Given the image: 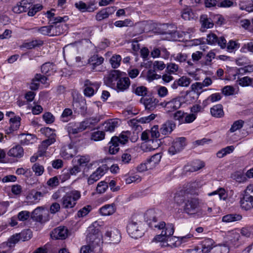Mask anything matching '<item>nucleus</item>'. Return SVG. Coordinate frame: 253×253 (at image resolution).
<instances>
[{
    "mask_svg": "<svg viewBox=\"0 0 253 253\" xmlns=\"http://www.w3.org/2000/svg\"><path fill=\"white\" fill-rule=\"evenodd\" d=\"M194 13L190 7L184 9L181 12V17L185 20H189L193 18Z\"/></svg>",
    "mask_w": 253,
    "mask_h": 253,
    "instance_id": "nucleus-43",
    "label": "nucleus"
},
{
    "mask_svg": "<svg viewBox=\"0 0 253 253\" xmlns=\"http://www.w3.org/2000/svg\"><path fill=\"white\" fill-rule=\"evenodd\" d=\"M246 50L253 53V41L245 43L241 49V51L246 52Z\"/></svg>",
    "mask_w": 253,
    "mask_h": 253,
    "instance_id": "nucleus-64",
    "label": "nucleus"
},
{
    "mask_svg": "<svg viewBox=\"0 0 253 253\" xmlns=\"http://www.w3.org/2000/svg\"><path fill=\"white\" fill-rule=\"evenodd\" d=\"M105 137V132L103 131L94 132L91 135V139L94 141H100Z\"/></svg>",
    "mask_w": 253,
    "mask_h": 253,
    "instance_id": "nucleus-57",
    "label": "nucleus"
},
{
    "mask_svg": "<svg viewBox=\"0 0 253 253\" xmlns=\"http://www.w3.org/2000/svg\"><path fill=\"white\" fill-rule=\"evenodd\" d=\"M200 22L202 28H211L213 26V23L211 19L208 17L207 15H202L200 17Z\"/></svg>",
    "mask_w": 253,
    "mask_h": 253,
    "instance_id": "nucleus-34",
    "label": "nucleus"
},
{
    "mask_svg": "<svg viewBox=\"0 0 253 253\" xmlns=\"http://www.w3.org/2000/svg\"><path fill=\"white\" fill-rule=\"evenodd\" d=\"M119 120L117 119H113L106 121L103 124L104 130L106 131H113L116 127L119 126Z\"/></svg>",
    "mask_w": 253,
    "mask_h": 253,
    "instance_id": "nucleus-27",
    "label": "nucleus"
},
{
    "mask_svg": "<svg viewBox=\"0 0 253 253\" xmlns=\"http://www.w3.org/2000/svg\"><path fill=\"white\" fill-rule=\"evenodd\" d=\"M91 207L89 205L84 207L80 210L77 213L79 217H83L86 215L91 211Z\"/></svg>",
    "mask_w": 253,
    "mask_h": 253,
    "instance_id": "nucleus-59",
    "label": "nucleus"
},
{
    "mask_svg": "<svg viewBox=\"0 0 253 253\" xmlns=\"http://www.w3.org/2000/svg\"><path fill=\"white\" fill-rule=\"evenodd\" d=\"M147 88L144 86L137 87L134 91L135 93L138 96L145 97L147 94Z\"/></svg>",
    "mask_w": 253,
    "mask_h": 253,
    "instance_id": "nucleus-63",
    "label": "nucleus"
},
{
    "mask_svg": "<svg viewBox=\"0 0 253 253\" xmlns=\"http://www.w3.org/2000/svg\"><path fill=\"white\" fill-rule=\"evenodd\" d=\"M80 198L81 193L79 191L72 190L67 192L62 198V206L65 209L72 208Z\"/></svg>",
    "mask_w": 253,
    "mask_h": 253,
    "instance_id": "nucleus-3",
    "label": "nucleus"
},
{
    "mask_svg": "<svg viewBox=\"0 0 253 253\" xmlns=\"http://www.w3.org/2000/svg\"><path fill=\"white\" fill-rule=\"evenodd\" d=\"M105 236L109 238V240L113 244L119 243L121 238L119 231L116 228L106 231Z\"/></svg>",
    "mask_w": 253,
    "mask_h": 253,
    "instance_id": "nucleus-20",
    "label": "nucleus"
},
{
    "mask_svg": "<svg viewBox=\"0 0 253 253\" xmlns=\"http://www.w3.org/2000/svg\"><path fill=\"white\" fill-rule=\"evenodd\" d=\"M48 76H46L44 74L42 75L41 74H36L34 77V80L44 84L45 86H48L49 85V83L47 82L48 80Z\"/></svg>",
    "mask_w": 253,
    "mask_h": 253,
    "instance_id": "nucleus-40",
    "label": "nucleus"
},
{
    "mask_svg": "<svg viewBox=\"0 0 253 253\" xmlns=\"http://www.w3.org/2000/svg\"><path fill=\"white\" fill-rule=\"evenodd\" d=\"M136 216L132 217L129 221L127 227V232L132 237L137 239L141 237L143 234L142 231L140 229L139 226L141 224V221L136 219Z\"/></svg>",
    "mask_w": 253,
    "mask_h": 253,
    "instance_id": "nucleus-4",
    "label": "nucleus"
},
{
    "mask_svg": "<svg viewBox=\"0 0 253 253\" xmlns=\"http://www.w3.org/2000/svg\"><path fill=\"white\" fill-rule=\"evenodd\" d=\"M162 230L161 234L156 235L152 240V242H162L165 240H167L168 236L173 235L174 228V225L171 223L166 224L165 227Z\"/></svg>",
    "mask_w": 253,
    "mask_h": 253,
    "instance_id": "nucleus-9",
    "label": "nucleus"
},
{
    "mask_svg": "<svg viewBox=\"0 0 253 253\" xmlns=\"http://www.w3.org/2000/svg\"><path fill=\"white\" fill-rule=\"evenodd\" d=\"M50 235L52 239L56 240L65 239L68 236V229L65 227L59 226L55 228Z\"/></svg>",
    "mask_w": 253,
    "mask_h": 253,
    "instance_id": "nucleus-16",
    "label": "nucleus"
},
{
    "mask_svg": "<svg viewBox=\"0 0 253 253\" xmlns=\"http://www.w3.org/2000/svg\"><path fill=\"white\" fill-rule=\"evenodd\" d=\"M119 139L117 136H113L112 137L111 141L109 143V150L108 152L112 155L116 154L119 151V145L118 143Z\"/></svg>",
    "mask_w": 253,
    "mask_h": 253,
    "instance_id": "nucleus-22",
    "label": "nucleus"
},
{
    "mask_svg": "<svg viewBox=\"0 0 253 253\" xmlns=\"http://www.w3.org/2000/svg\"><path fill=\"white\" fill-rule=\"evenodd\" d=\"M246 198V197L244 196L240 200L241 207L243 209L248 211L253 208V199Z\"/></svg>",
    "mask_w": 253,
    "mask_h": 253,
    "instance_id": "nucleus-32",
    "label": "nucleus"
},
{
    "mask_svg": "<svg viewBox=\"0 0 253 253\" xmlns=\"http://www.w3.org/2000/svg\"><path fill=\"white\" fill-rule=\"evenodd\" d=\"M116 9V7L115 6H109L102 9L97 12L96 15V19L97 21H101L108 18L110 15L114 13Z\"/></svg>",
    "mask_w": 253,
    "mask_h": 253,
    "instance_id": "nucleus-17",
    "label": "nucleus"
},
{
    "mask_svg": "<svg viewBox=\"0 0 253 253\" xmlns=\"http://www.w3.org/2000/svg\"><path fill=\"white\" fill-rule=\"evenodd\" d=\"M209 196L218 195L220 200H225L227 198V195L225 190L223 188H219L216 190L208 194Z\"/></svg>",
    "mask_w": 253,
    "mask_h": 253,
    "instance_id": "nucleus-35",
    "label": "nucleus"
},
{
    "mask_svg": "<svg viewBox=\"0 0 253 253\" xmlns=\"http://www.w3.org/2000/svg\"><path fill=\"white\" fill-rule=\"evenodd\" d=\"M36 31L40 32L43 35H48L49 36H52L51 25L49 26H42L41 27H36L34 29Z\"/></svg>",
    "mask_w": 253,
    "mask_h": 253,
    "instance_id": "nucleus-38",
    "label": "nucleus"
},
{
    "mask_svg": "<svg viewBox=\"0 0 253 253\" xmlns=\"http://www.w3.org/2000/svg\"><path fill=\"white\" fill-rule=\"evenodd\" d=\"M241 234L246 237H251L253 236V225H248L241 229Z\"/></svg>",
    "mask_w": 253,
    "mask_h": 253,
    "instance_id": "nucleus-42",
    "label": "nucleus"
},
{
    "mask_svg": "<svg viewBox=\"0 0 253 253\" xmlns=\"http://www.w3.org/2000/svg\"><path fill=\"white\" fill-rule=\"evenodd\" d=\"M101 119L100 116L92 117L86 119L82 122V126H83L84 130L87 128H91L100 121Z\"/></svg>",
    "mask_w": 253,
    "mask_h": 253,
    "instance_id": "nucleus-21",
    "label": "nucleus"
},
{
    "mask_svg": "<svg viewBox=\"0 0 253 253\" xmlns=\"http://www.w3.org/2000/svg\"><path fill=\"white\" fill-rule=\"evenodd\" d=\"M20 137V144L23 145H27L34 143L35 137L34 135L31 134L22 133L19 135Z\"/></svg>",
    "mask_w": 253,
    "mask_h": 253,
    "instance_id": "nucleus-29",
    "label": "nucleus"
},
{
    "mask_svg": "<svg viewBox=\"0 0 253 253\" xmlns=\"http://www.w3.org/2000/svg\"><path fill=\"white\" fill-rule=\"evenodd\" d=\"M121 60V55L118 54L113 55L110 59V63L112 67L114 69L118 68L120 65Z\"/></svg>",
    "mask_w": 253,
    "mask_h": 253,
    "instance_id": "nucleus-39",
    "label": "nucleus"
},
{
    "mask_svg": "<svg viewBox=\"0 0 253 253\" xmlns=\"http://www.w3.org/2000/svg\"><path fill=\"white\" fill-rule=\"evenodd\" d=\"M72 110L70 108H66L64 110L61 118L62 121L64 122H68L70 119V117L72 115Z\"/></svg>",
    "mask_w": 253,
    "mask_h": 253,
    "instance_id": "nucleus-50",
    "label": "nucleus"
},
{
    "mask_svg": "<svg viewBox=\"0 0 253 253\" xmlns=\"http://www.w3.org/2000/svg\"><path fill=\"white\" fill-rule=\"evenodd\" d=\"M181 102L179 98H173L169 101H168L167 104V111L168 112L174 111L180 107Z\"/></svg>",
    "mask_w": 253,
    "mask_h": 253,
    "instance_id": "nucleus-28",
    "label": "nucleus"
},
{
    "mask_svg": "<svg viewBox=\"0 0 253 253\" xmlns=\"http://www.w3.org/2000/svg\"><path fill=\"white\" fill-rule=\"evenodd\" d=\"M19 236L21 241H26L30 240L32 237V232L29 229H25L19 233Z\"/></svg>",
    "mask_w": 253,
    "mask_h": 253,
    "instance_id": "nucleus-41",
    "label": "nucleus"
},
{
    "mask_svg": "<svg viewBox=\"0 0 253 253\" xmlns=\"http://www.w3.org/2000/svg\"><path fill=\"white\" fill-rule=\"evenodd\" d=\"M54 66L55 65L53 63L46 62L41 66V72L42 74L49 76L55 72Z\"/></svg>",
    "mask_w": 253,
    "mask_h": 253,
    "instance_id": "nucleus-25",
    "label": "nucleus"
},
{
    "mask_svg": "<svg viewBox=\"0 0 253 253\" xmlns=\"http://www.w3.org/2000/svg\"><path fill=\"white\" fill-rule=\"evenodd\" d=\"M107 170V168L106 165H103L99 167L88 178L87 182L88 184H92L99 180L105 173Z\"/></svg>",
    "mask_w": 253,
    "mask_h": 253,
    "instance_id": "nucleus-14",
    "label": "nucleus"
},
{
    "mask_svg": "<svg viewBox=\"0 0 253 253\" xmlns=\"http://www.w3.org/2000/svg\"><path fill=\"white\" fill-rule=\"evenodd\" d=\"M211 113L213 117L221 118L224 116L223 106L221 104H217L211 109Z\"/></svg>",
    "mask_w": 253,
    "mask_h": 253,
    "instance_id": "nucleus-30",
    "label": "nucleus"
},
{
    "mask_svg": "<svg viewBox=\"0 0 253 253\" xmlns=\"http://www.w3.org/2000/svg\"><path fill=\"white\" fill-rule=\"evenodd\" d=\"M186 145V139L185 137L176 138L172 143L168 149L169 153L174 155L182 151Z\"/></svg>",
    "mask_w": 253,
    "mask_h": 253,
    "instance_id": "nucleus-8",
    "label": "nucleus"
},
{
    "mask_svg": "<svg viewBox=\"0 0 253 253\" xmlns=\"http://www.w3.org/2000/svg\"><path fill=\"white\" fill-rule=\"evenodd\" d=\"M232 177L239 183L244 182L247 180L246 174L241 173L239 171L235 172L232 176Z\"/></svg>",
    "mask_w": 253,
    "mask_h": 253,
    "instance_id": "nucleus-47",
    "label": "nucleus"
},
{
    "mask_svg": "<svg viewBox=\"0 0 253 253\" xmlns=\"http://www.w3.org/2000/svg\"><path fill=\"white\" fill-rule=\"evenodd\" d=\"M103 61V57L99 56L97 54H94L89 58L88 63L89 64L91 71H98V70L96 69V67L102 64Z\"/></svg>",
    "mask_w": 253,
    "mask_h": 253,
    "instance_id": "nucleus-19",
    "label": "nucleus"
},
{
    "mask_svg": "<svg viewBox=\"0 0 253 253\" xmlns=\"http://www.w3.org/2000/svg\"><path fill=\"white\" fill-rule=\"evenodd\" d=\"M125 75H126L125 72H121L118 70H112L104 77V83L108 86L113 88L121 77Z\"/></svg>",
    "mask_w": 253,
    "mask_h": 253,
    "instance_id": "nucleus-5",
    "label": "nucleus"
},
{
    "mask_svg": "<svg viewBox=\"0 0 253 253\" xmlns=\"http://www.w3.org/2000/svg\"><path fill=\"white\" fill-rule=\"evenodd\" d=\"M69 18L67 16L54 18L51 23L52 36H59L64 34L68 30L67 25L62 22H66Z\"/></svg>",
    "mask_w": 253,
    "mask_h": 253,
    "instance_id": "nucleus-1",
    "label": "nucleus"
},
{
    "mask_svg": "<svg viewBox=\"0 0 253 253\" xmlns=\"http://www.w3.org/2000/svg\"><path fill=\"white\" fill-rule=\"evenodd\" d=\"M96 0H90L86 3L87 12H92L96 10L98 7L96 6Z\"/></svg>",
    "mask_w": 253,
    "mask_h": 253,
    "instance_id": "nucleus-54",
    "label": "nucleus"
},
{
    "mask_svg": "<svg viewBox=\"0 0 253 253\" xmlns=\"http://www.w3.org/2000/svg\"><path fill=\"white\" fill-rule=\"evenodd\" d=\"M238 82L239 84L242 86H252V79L249 77H244L239 78L238 80Z\"/></svg>",
    "mask_w": 253,
    "mask_h": 253,
    "instance_id": "nucleus-49",
    "label": "nucleus"
},
{
    "mask_svg": "<svg viewBox=\"0 0 253 253\" xmlns=\"http://www.w3.org/2000/svg\"><path fill=\"white\" fill-rule=\"evenodd\" d=\"M76 110L78 111L79 114L82 116H84L86 114L87 107L85 102H77L75 103Z\"/></svg>",
    "mask_w": 253,
    "mask_h": 253,
    "instance_id": "nucleus-37",
    "label": "nucleus"
},
{
    "mask_svg": "<svg viewBox=\"0 0 253 253\" xmlns=\"http://www.w3.org/2000/svg\"><path fill=\"white\" fill-rule=\"evenodd\" d=\"M7 155L9 157L21 158L24 155V150L20 145H17L8 151Z\"/></svg>",
    "mask_w": 253,
    "mask_h": 253,
    "instance_id": "nucleus-24",
    "label": "nucleus"
},
{
    "mask_svg": "<svg viewBox=\"0 0 253 253\" xmlns=\"http://www.w3.org/2000/svg\"><path fill=\"white\" fill-rule=\"evenodd\" d=\"M130 85V81L129 78L125 75L121 77L113 88L118 92H124L128 89Z\"/></svg>",
    "mask_w": 253,
    "mask_h": 253,
    "instance_id": "nucleus-13",
    "label": "nucleus"
},
{
    "mask_svg": "<svg viewBox=\"0 0 253 253\" xmlns=\"http://www.w3.org/2000/svg\"><path fill=\"white\" fill-rule=\"evenodd\" d=\"M108 187L107 182L104 181L99 182L96 187V191L97 193L101 194L104 193Z\"/></svg>",
    "mask_w": 253,
    "mask_h": 253,
    "instance_id": "nucleus-53",
    "label": "nucleus"
},
{
    "mask_svg": "<svg viewBox=\"0 0 253 253\" xmlns=\"http://www.w3.org/2000/svg\"><path fill=\"white\" fill-rule=\"evenodd\" d=\"M242 215L239 214H229L222 217V221L225 222H231L240 220Z\"/></svg>",
    "mask_w": 253,
    "mask_h": 253,
    "instance_id": "nucleus-36",
    "label": "nucleus"
},
{
    "mask_svg": "<svg viewBox=\"0 0 253 253\" xmlns=\"http://www.w3.org/2000/svg\"><path fill=\"white\" fill-rule=\"evenodd\" d=\"M167 245L171 248L179 247L181 244V241L179 237L169 236L167 238Z\"/></svg>",
    "mask_w": 253,
    "mask_h": 253,
    "instance_id": "nucleus-31",
    "label": "nucleus"
},
{
    "mask_svg": "<svg viewBox=\"0 0 253 253\" xmlns=\"http://www.w3.org/2000/svg\"><path fill=\"white\" fill-rule=\"evenodd\" d=\"M140 102L144 105L145 110L152 111L158 105L159 100L154 96L147 95L142 97Z\"/></svg>",
    "mask_w": 253,
    "mask_h": 253,
    "instance_id": "nucleus-11",
    "label": "nucleus"
},
{
    "mask_svg": "<svg viewBox=\"0 0 253 253\" xmlns=\"http://www.w3.org/2000/svg\"><path fill=\"white\" fill-rule=\"evenodd\" d=\"M30 212L27 211H23L18 213L17 218L20 221H25L27 220L30 216Z\"/></svg>",
    "mask_w": 253,
    "mask_h": 253,
    "instance_id": "nucleus-62",
    "label": "nucleus"
},
{
    "mask_svg": "<svg viewBox=\"0 0 253 253\" xmlns=\"http://www.w3.org/2000/svg\"><path fill=\"white\" fill-rule=\"evenodd\" d=\"M161 157L162 156L160 154H156L147 160L148 163L149 164L151 167L154 166L160 162Z\"/></svg>",
    "mask_w": 253,
    "mask_h": 253,
    "instance_id": "nucleus-46",
    "label": "nucleus"
},
{
    "mask_svg": "<svg viewBox=\"0 0 253 253\" xmlns=\"http://www.w3.org/2000/svg\"><path fill=\"white\" fill-rule=\"evenodd\" d=\"M207 41L209 44H217L222 49L225 48L226 46V41L223 37L218 38L212 33L207 35Z\"/></svg>",
    "mask_w": 253,
    "mask_h": 253,
    "instance_id": "nucleus-12",
    "label": "nucleus"
},
{
    "mask_svg": "<svg viewBox=\"0 0 253 253\" xmlns=\"http://www.w3.org/2000/svg\"><path fill=\"white\" fill-rule=\"evenodd\" d=\"M144 218L148 226L154 230H161L166 226L164 221L158 222L157 214L153 210L147 211L144 214Z\"/></svg>",
    "mask_w": 253,
    "mask_h": 253,
    "instance_id": "nucleus-2",
    "label": "nucleus"
},
{
    "mask_svg": "<svg viewBox=\"0 0 253 253\" xmlns=\"http://www.w3.org/2000/svg\"><path fill=\"white\" fill-rule=\"evenodd\" d=\"M177 80L179 82V86L183 87L188 86L191 82V79L186 76H182Z\"/></svg>",
    "mask_w": 253,
    "mask_h": 253,
    "instance_id": "nucleus-61",
    "label": "nucleus"
},
{
    "mask_svg": "<svg viewBox=\"0 0 253 253\" xmlns=\"http://www.w3.org/2000/svg\"><path fill=\"white\" fill-rule=\"evenodd\" d=\"M203 87L204 86L202 83L200 82H197L195 84H193L191 86L192 91H194V95L195 93H197L198 95H199L201 92L200 90L202 89Z\"/></svg>",
    "mask_w": 253,
    "mask_h": 253,
    "instance_id": "nucleus-60",
    "label": "nucleus"
},
{
    "mask_svg": "<svg viewBox=\"0 0 253 253\" xmlns=\"http://www.w3.org/2000/svg\"><path fill=\"white\" fill-rule=\"evenodd\" d=\"M129 132L128 131L122 132L119 136L117 137L119 139L118 143L122 145H124L128 141V134Z\"/></svg>",
    "mask_w": 253,
    "mask_h": 253,
    "instance_id": "nucleus-48",
    "label": "nucleus"
},
{
    "mask_svg": "<svg viewBox=\"0 0 253 253\" xmlns=\"http://www.w3.org/2000/svg\"><path fill=\"white\" fill-rule=\"evenodd\" d=\"M33 171L37 176H41L44 172V167L38 163H36L33 165L32 167Z\"/></svg>",
    "mask_w": 253,
    "mask_h": 253,
    "instance_id": "nucleus-44",
    "label": "nucleus"
},
{
    "mask_svg": "<svg viewBox=\"0 0 253 253\" xmlns=\"http://www.w3.org/2000/svg\"><path fill=\"white\" fill-rule=\"evenodd\" d=\"M99 211L100 214L104 216L112 215L116 211L115 204L105 205L100 209Z\"/></svg>",
    "mask_w": 253,
    "mask_h": 253,
    "instance_id": "nucleus-26",
    "label": "nucleus"
},
{
    "mask_svg": "<svg viewBox=\"0 0 253 253\" xmlns=\"http://www.w3.org/2000/svg\"><path fill=\"white\" fill-rule=\"evenodd\" d=\"M214 241L210 238H206L202 241L199 247L203 253H208L212 248Z\"/></svg>",
    "mask_w": 253,
    "mask_h": 253,
    "instance_id": "nucleus-23",
    "label": "nucleus"
},
{
    "mask_svg": "<svg viewBox=\"0 0 253 253\" xmlns=\"http://www.w3.org/2000/svg\"><path fill=\"white\" fill-rule=\"evenodd\" d=\"M252 2L245 4L243 1H241L239 4L240 9L245 10L248 12H251L253 11V0H251Z\"/></svg>",
    "mask_w": 253,
    "mask_h": 253,
    "instance_id": "nucleus-56",
    "label": "nucleus"
},
{
    "mask_svg": "<svg viewBox=\"0 0 253 253\" xmlns=\"http://www.w3.org/2000/svg\"><path fill=\"white\" fill-rule=\"evenodd\" d=\"M174 127L175 125L172 121H168L162 125L160 131L162 134L166 135L170 133Z\"/></svg>",
    "mask_w": 253,
    "mask_h": 253,
    "instance_id": "nucleus-33",
    "label": "nucleus"
},
{
    "mask_svg": "<svg viewBox=\"0 0 253 253\" xmlns=\"http://www.w3.org/2000/svg\"><path fill=\"white\" fill-rule=\"evenodd\" d=\"M200 202L198 198H190L186 200L183 206V211L188 214H195L199 207Z\"/></svg>",
    "mask_w": 253,
    "mask_h": 253,
    "instance_id": "nucleus-7",
    "label": "nucleus"
},
{
    "mask_svg": "<svg viewBox=\"0 0 253 253\" xmlns=\"http://www.w3.org/2000/svg\"><path fill=\"white\" fill-rule=\"evenodd\" d=\"M82 125V122H72L68 124L66 127L68 134L71 136V135H75L84 130L83 126Z\"/></svg>",
    "mask_w": 253,
    "mask_h": 253,
    "instance_id": "nucleus-15",
    "label": "nucleus"
},
{
    "mask_svg": "<svg viewBox=\"0 0 253 253\" xmlns=\"http://www.w3.org/2000/svg\"><path fill=\"white\" fill-rule=\"evenodd\" d=\"M184 191H180L175 193L174 197V201L178 204L180 205L182 203H184L185 197L183 196Z\"/></svg>",
    "mask_w": 253,
    "mask_h": 253,
    "instance_id": "nucleus-52",
    "label": "nucleus"
},
{
    "mask_svg": "<svg viewBox=\"0 0 253 253\" xmlns=\"http://www.w3.org/2000/svg\"><path fill=\"white\" fill-rule=\"evenodd\" d=\"M86 234V240L89 244L92 246L98 244L100 241L98 229L95 227L94 225H91L88 227Z\"/></svg>",
    "mask_w": 253,
    "mask_h": 253,
    "instance_id": "nucleus-10",
    "label": "nucleus"
},
{
    "mask_svg": "<svg viewBox=\"0 0 253 253\" xmlns=\"http://www.w3.org/2000/svg\"><path fill=\"white\" fill-rule=\"evenodd\" d=\"M130 149H126L122 154L121 157V162L123 164H128L131 160V156L130 154Z\"/></svg>",
    "mask_w": 253,
    "mask_h": 253,
    "instance_id": "nucleus-45",
    "label": "nucleus"
},
{
    "mask_svg": "<svg viewBox=\"0 0 253 253\" xmlns=\"http://www.w3.org/2000/svg\"><path fill=\"white\" fill-rule=\"evenodd\" d=\"M244 124V122L242 120H239L235 121L230 129V131L231 132H233L243 127Z\"/></svg>",
    "mask_w": 253,
    "mask_h": 253,
    "instance_id": "nucleus-51",
    "label": "nucleus"
},
{
    "mask_svg": "<svg viewBox=\"0 0 253 253\" xmlns=\"http://www.w3.org/2000/svg\"><path fill=\"white\" fill-rule=\"evenodd\" d=\"M33 220L44 223L50 219V216L48 211H45L42 207H39L35 209L31 214Z\"/></svg>",
    "mask_w": 253,
    "mask_h": 253,
    "instance_id": "nucleus-6",
    "label": "nucleus"
},
{
    "mask_svg": "<svg viewBox=\"0 0 253 253\" xmlns=\"http://www.w3.org/2000/svg\"><path fill=\"white\" fill-rule=\"evenodd\" d=\"M165 26H166L167 29L169 27L172 28L171 25H168V24H165ZM162 34L169 35V36L167 37L168 38L170 39L173 41H177L178 39L182 38L183 37V32H180L175 30H170L169 29H166V31L162 32Z\"/></svg>",
    "mask_w": 253,
    "mask_h": 253,
    "instance_id": "nucleus-18",
    "label": "nucleus"
},
{
    "mask_svg": "<svg viewBox=\"0 0 253 253\" xmlns=\"http://www.w3.org/2000/svg\"><path fill=\"white\" fill-rule=\"evenodd\" d=\"M205 166L204 163L200 160H196L193 163L191 169H189L190 171H196Z\"/></svg>",
    "mask_w": 253,
    "mask_h": 253,
    "instance_id": "nucleus-58",
    "label": "nucleus"
},
{
    "mask_svg": "<svg viewBox=\"0 0 253 253\" xmlns=\"http://www.w3.org/2000/svg\"><path fill=\"white\" fill-rule=\"evenodd\" d=\"M240 47V44L235 41L230 40L228 43H226V47L227 50L229 52H232L234 50H236Z\"/></svg>",
    "mask_w": 253,
    "mask_h": 253,
    "instance_id": "nucleus-55",
    "label": "nucleus"
}]
</instances>
